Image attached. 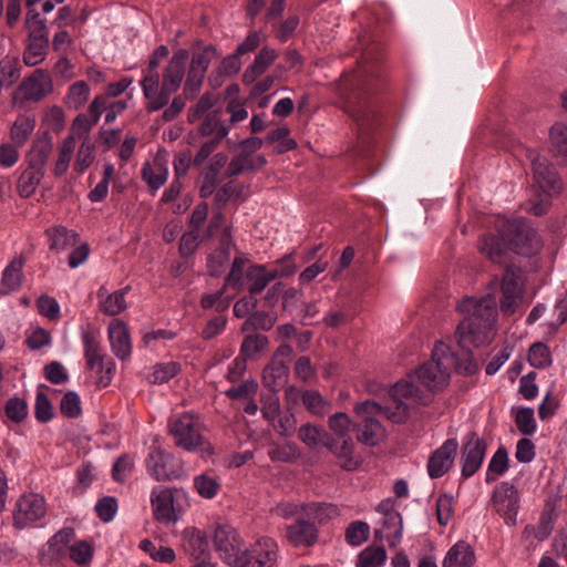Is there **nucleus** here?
<instances>
[{"label":"nucleus","mask_w":567,"mask_h":567,"mask_svg":"<svg viewBox=\"0 0 567 567\" xmlns=\"http://www.w3.org/2000/svg\"><path fill=\"white\" fill-rule=\"evenodd\" d=\"M390 393L395 405L394 408L383 406L382 414L393 423H404L409 417L410 405L404 400H411L419 404L426 403V399L421 395L420 389L409 380L396 382Z\"/></svg>","instance_id":"10"},{"label":"nucleus","mask_w":567,"mask_h":567,"mask_svg":"<svg viewBox=\"0 0 567 567\" xmlns=\"http://www.w3.org/2000/svg\"><path fill=\"white\" fill-rule=\"evenodd\" d=\"M497 231L509 251L517 255L530 257L542 248L539 235L526 219H502L497 224Z\"/></svg>","instance_id":"5"},{"label":"nucleus","mask_w":567,"mask_h":567,"mask_svg":"<svg viewBox=\"0 0 567 567\" xmlns=\"http://www.w3.org/2000/svg\"><path fill=\"white\" fill-rule=\"evenodd\" d=\"M341 443L339 444L337 439L333 436L327 442V449L341 461V467L347 471L357 470L361 461L359 458L353 457V449L354 443L351 437L340 439Z\"/></svg>","instance_id":"26"},{"label":"nucleus","mask_w":567,"mask_h":567,"mask_svg":"<svg viewBox=\"0 0 567 567\" xmlns=\"http://www.w3.org/2000/svg\"><path fill=\"white\" fill-rule=\"evenodd\" d=\"M298 437L309 447H326L331 435L322 426L307 423L299 429Z\"/></svg>","instance_id":"43"},{"label":"nucleus","mask_w":567,"mask_h":567,"mask_svg":"<svg viewBox=\"0 0 567 567\" xmlns=\"http://www.w3.org/2000/svg\"><path fill=\"white\" fill-rule=\"evenodd\" d=\"M278 277V270H268L264 265H252L245 271L241 287L245 286L250 296L255 297Z\"/></svg>","instance_id":"21"},{"label":"nucleus","mask_w":567,"mask_h":567,"mask_svg":"<svg viewBox=\"0 0 567 567\" xmlns=\"http://www.w3.org/2000/svg\"><path fill=\"white\" fill-rule=\"evenodd\" d=\"M289 134L290 130L288 127H279L267 134L266 142L277 143L276 152L282 154L297 147V142L290 138Z\"/></svg>","instance_id":"50"},{"label":"nucleus","mask_w":567,"mask_h":567,"mask_svg":"<svg viewBox=\"0 0 567 567\" xmlns=\"http://www.w3.org/2000/svg\"><path fill=\"white\" fill-rule=\"evenodd\" d=\"M478 250L482 255L488 258L492 262L502 265L506 269L507 266H513L509 262V249L503 237L487 234L478 240Z\"/></svg>","instance_id":"20"},{"label":"nucleus","mask_w":567,"mask_h":567,"mask_svg":"<svg viewBox=\"0 0 567 567\" xmlns=\"http://www.w3.org/2000/svg\"><path fill=\"white\" fill-rule=\"evenodd\" d=\"M492 502L496 512L504 518L506 525L515 526L519 508L517 488L508 482L501 483L493 492Z\"/></svg>","instance_id":"14"},{"label":"nucleus","mask_w":567,"mask_h":567,"mask_svg":"<svg viewBox=\"0 0 567 567\" xmlns=\"http://www.w3.org/2000/svg\"><path fill=\"white\" fill-rule=\"evenodd\" d=\"M198 132L202 136L213 135V138H218L221 142L228 135L229 126L220 121L218 111H213L205 116Z\"/></svg>","instance_id":"41"},{"label":"nucleus","mask_w":567,"mask_h":567,"mask_svg":"<svg viewBox=\"0 0 567 567\" xmlns=\"http://www.w3.org/2000/svg\"><path fill=\"white\" fill-rule=\"evenodd\" d=\"M278 52L275 49L265 47L255 56L251 65L245 71L243 82L245 84H252L270 64L277 59Z\"/></svg>","instance_id":"31"},{"label":"nucleus","mask_w":567,"mask_h":567,"mask_svg":"<svg viewBox=\"0 0 567 567\" xmlns=\"http://www.w3.org/2000/svg\"><path fill=\"white\" fill-rule=\"evenodd\" d=\"M141 176L150 189L156 192L166 183L168 169L159 159H155L153 164L145 162L141 169Z\"/></svg>","instance_id":"36"},{"label":"nucleus","mask_w":567,"mask_h":567,"mask_svg":"<svg viewBox=\"0 0 567 567\" xmlns=\"http://www.w3.org/2000/svg\"><path fill=\"white\" fill-rule=\"evenodd\" d=\"M168 433L177 447L187 452H198L203 458L215 454L214 446L203 435L204 423L194 412H184L169 419Z\"/></svg>","instance_id":"3"},{"label":"nucleus","mask_w":567,"mask_h":567,"mask_svg":"<svg viewBox=\"0 0 567 567\" xmlns=\"http://www.w3.org/2000/svg\"><path fill=\"white\" fill-rule=\"evenodd\" d=\"M60 411L66 417H78L82 413L79 394L74 391L66 392L61 399Z\"/></svg>","instance_id":"62"},{"label":"nucleus","mask_w":567,"mask_h":567,"mask_svg":"<svg viewBox=\"0 0 567 567\" xmlns=\"http://www.w3.org/2000/svg\"><path fill=\"white\" fill-rule=\"evenodd\" d=\"M52 150V136L49 132H43L32 142L31 150L27 155L28 164L44 169Z\"/></svg>","instance_id":"28"},{"label":"nucleus","mask_w":567,"mask_h":567,"mask_svg":"<svg viewBox=\"0 0 567 567\" xmlns=\"http://www.w3.org/2000/svg\"><path fill=\"white\" fill-rule=\"evenodd\" d=\"M318 530L305 515L287 527V539L295 546H311L317 542Z\"/></svg>","instance_id":"25"},{"label":"nucleus","mask_w":567,"mask_h":567,"mask_svg":"<svg viewBox=\"0 0 567 567\" xmlns=\"http://www.w3.org/2000/svg\"><path fill=\"white\" fill-rule=\"evenodd\" d=\"M74 148H75L74 136L68 135L63 140L62 144L59 146V156H58V159L54 163V167H53V174L55 176L60 177L66 173L70 162H71V158H72V154L74 152Z\"/></svg>","instance_id":"46"},{"label":"nucleus","mask_w":567,"mask_h":567,"mask_svg":"<svg viewBox=\"0 0 567 567\" xmlns=\"http://www.w3.org/2000/svg\"><path fill=\"white\" fill-rule=\"evenodd\" d=\"M457 449V441L449 439L430 455L427 473L431 478H439L452 468Z\"/></svg>","instance_id":"17"},{"label":"nucleus","mask_w":567,"mask_h":567,"mask_svg":"<svg viewBox=\"0 0 567 567\" xmlns=\"http://www.w3.org/2000/svg\"><path fill=\"white\" fill-rule=\"evenodd\" d=\"M361 78L359 74H347L342 78L340 84V94L344 99V110L361 126L368 125L373 116V111L359 89Z\"/></svg>","instance_id":"8"},{"label":"nucleus","mask_w":567,"mask_h":567,"mask_svg":"<svg viewBox=\"0 0 567 567\" xmlns=\"http://www.w3.org/2000/svg\"><path fill=\"white\" fill-rule=\"evenodd\" d=\"M47 514L45 498L37 493H28L21 495L13 511V526L17 529H24L38 520L42 519Z\"/></svg>","instance_id":"13"},{"label":"nucleus","mask_w":567,"mask_h":567,"mask_svg":"<svg viewBox=\"0 0 567 567\" xmlns=\"http://www.w3.org/2000/svg\"><path fill=\"white\" fill-rule=\"evenodd\" d=\"M43 177L44 169L28 164L18 179L17 189L19 195L22 198H29L35 193Z\"/></svg>","instance_id":"38"},{"label":"nucleus","mask_w":567,"mask_h":567,"mask_svg":"<svg viewBox=\"0 0 567 567\" xmlns=\"http://www.w3.org/2000/svg\"><path fill=\"white\" fill-rule=\"evenodd\" d=\"M277 544L271 538H261L250 548H245L238 567H271L277 560Z\"/></svg>","instance_id":"15"},{"label":"nucleus","mask_w":567,"mask_h":567,"mask_svg":"<svg viewBox=\"0 0 567 567\" xmlns=\"http://www.w3.org/2000/svg\"><path fill=\"white\" fill-rule=\"evenodd\" d=\"M188 59L189 52L187 49H178L174 52L163 70L161 90L156 94L157 101L146 105L148 112L158 111L168 104L171 95L179 89L183 82Z\"/></svg>","instance_id":"6"},{"label":"nucleus","mask_w":567,"mask_h":567,"mask_svg":"<svg viewBox=\"0 0 567 567\" xmlns=\"http://www.w3.org/2000/svg\"><path fill=\"white\" fill-rule=\"evenodd\" d=\"M276 322V318L265 311H255L243 323L241 331L250 332L255 330H270Z\"/></svg>","instance_id":"53"},{"label":"nucleus","mask_w":567,"mask_h":567,"mask_svg":"<svg viewBox=\"0 0 567 567\" xmlns=\"http://www.w3.org/2000/svg\"><path fill=\"white\" fill-rule=\"evenodd\" d=\"M185 550L200 561L209 555V543L206 534L195 527H188L183 532Z\"/></svg>","instance_id":"27"},{"label":"nucleus","mask_w":567,"mask_h":567,"mask_svg":"<svg viewBox=\"0 0 567 567\" xmlns=\"http://www.w3.org/2000/svg\"><path fill=\"white\" fill-rule=\"evenodd\" d=\"M554 529V515L551 512H544L536 526L527 525L524 528V537L534 536L538 540H545Z\"/></svg>","instance_id":"47"},{"label":"nucleus","mask_w":567,"mask_h":567,"mask_svg":"<svg viewBox=\"0 0 567 567\" xmlns=\"http://www.w3.org/2000/svg\"><path fill=\"white\" fill-rule=\"evenodd\" d=\"M194 486L197 493L204 498H213L220 488L218 477L204 473L194 478Z\"/></svg>","instance_id":"51"},{"label":"nucleus","mask_w":567,"mask_h":567,"mask_svg":"<svg viewBox=\"0 0 567 567\" xmlns=\"http://www.w3.org/2000/svg\"><path fill=\"white\" fill-rule=\"evenodd\" d=\"M53 92V82L48 70L37 69L23 79L13 94V103L40 102Z\"/></svg>","instance_id":"12"},{"label":"nucleus","mask_w":567,"mask_h":567,"mask_svg":"<svg viewBox=\"0 0 567 567\" xmlns=\"http://www.w3.org/2000/svg\"><path fill=\"white\" fill-rule=\"evenodd\" d=\"M174 492L171 488L154 491L152 494V507L156 520L169 524L177 520L174 507Z\"/></svg>","instance_id":"22"},{"label":"nucleus","mask_w":567,"mask_h":567,"mask_svg":"<svg viewBox=\"0 0 567 567\" xmlns=\"http://www.w3.org/2000/svg\"><path fill=\"white\" fill-rule=\"evenodd\" d=\"M288 373V364L281 359L272 358L264 369L262 383L271 392H277L287 382Z\"/></svg>","instance_id":"29"},{"label":"nucleus","mask_w":567,"mask_h":567,"mask_svg":"<svg viewBox=\"0 0 567 567\" xmlns=\"http://www.w3.org/2000/svg\"><path fill=\"white\" fill-rule=\"evenodd\" d=\"M475 561L473 548L465 542H457L447 551L443 567H471Z\"/></svg>","instance_id":"33"},{"label":"nucleus","mask_w":567,"mask_h":567,"mask_svg":"<svg viewBox=\"0 0 567 567\" xmlns=\"http://www.w3.org/2000/svg\"><path fill=\"white\" fill-rule=\"evenodd\" d=\"M23 265L24 259L22 257H16L4 268L0 281L1 295H9L20 289L23 279Z\"/></svg>","instance_id":"30"},{"label":"nucleus","mask_w":567,"mask_h":567,"mask_svg":"<svg viewBox=\"0 0 567 567\" xmlns=\"http://www.w3.org/2000/svg\"><path fill=\"white\" fill-rule=\"evenodd\" d=\"M155 61H148L146 69L143 71L144 75L141 81L144 96L148 103L157 101L158 91L161 90L159 73L157 71Z\"/></svg>","instance_id":"42"},{"label":"nucleus","mask_w":567,"mask_h":567,"mask_svg":"<svg viewBox=\"0 0 567 567\" xmlns=\"http://www.w3.org/2000/svg\"><path fill=\"white\" fill-rule=\"evenodd\" d=\"M550 142L554 151L567 158V125L556 123L550 128Z\"/></svg>","instance_id":"60"},{"label":"nucleus","mask_w":567,"mask_h":567,"mask_svg":"<svg viewBox=\"0 0 567 567\" xmlns=\"http://www.w3.org/2000/svg\"><path fill=\"white\" fill-rule=\"evenodd\" d=\"M386 559V551L383 547L367 548L359 555V567H379Z\"/></svg>","instance_id":"63"},{"label":"nucleus","mask_w":567,"mask_h":567,"mask_svg":"<svg viewBox=\"0 0 567 567\" xmlns=\"http://www.w3.org/2000/svg\"><path fill=\"white\" fill-rule=\"evenodd\" d=\"M45 234L50 241L49 249L55 252L64 251L79 241L78 233L61 225L47 229Z\"/></svg>","instance_id":"32"},{"label":"nucleus","mask_w":567,"mask_h":567,"mask_svg":"<svg viewBox=\"0 0 567 567\" xmlns=\"http://www.w3.org/2000/svg\"><path fill=\"white\" fill-rule=\"evenodd\" d=\"M526 156L532 163L534 177L539 187L545 192L558 189L559 184L557 173L548 159L540 156L536 151L532 148L526 150Z\"/></svg>","instance_id":"19"},{"label":"nucleus","mask_w":567,"mask_h":567,"mask_svg":"<svg viewBox=\"0 0 567 567\" xmlns=\"http://www.w3.org/2000/svg\"><path fill=\"white\" fill-rule=\"evenodd\" d=\"M383 529H377L374 532L375 538H383L388 540L391 548L396 547L402 540L403 522L400 513H390L389 516H384L382 520Z\"/></svg>","instance_id":"34"},{"label":"nucleus","mask_w":567,"mask_h":567,"mask_svg":"<svg viewBox=\"0 0 567 567\" xmlns=\"http://www.w3.org/2000/svg\"><path fill=\"white\" fill-rule=\"evenodd\" d=\"M457 308L466 315L456 329V339L462 351L471 352V347L489 344L497 322L496 298L492 295L480 299L465 298Z\"/></svg>","instance_id":"1"},{"label":"nucleus","mask_w":567,"mask_h":567,"mask_svg":"<svg viewBox=\"0 0 567 567\" xmlns=\"http://www.w3.org/2000/svg\"><path fill=\"white\" fill-rule=\"evenodd\" d=\"M385 436V430L377 419L363 421V426L358 434V441L367 445H377Z\"/></svg>","instance_id":"45"},{"label":"nucleus","mask_w":567,"mask_h":567,"mask_svg":"<svg viewBox=\"0 0 567 567\" xmlns=\"http://www.w3.org/2000/svg\"><path fill=\"white\" fill-rule=\"evenodd\" d=\"M269 344V340L264 334H248L245 337L241 347L240 353L246 357H252L254 354L264 351Z\"/></svg>","instance_id":"55"},{"label":"nucleus","mask_w":567,"mask_h":567,"mask_svg":"<svg viewBox=\"0 0 567 567\" xmlns=\"http://www.w3.org/2000/svg\"><path fill=\"white\" fill-rule=\"evenodd\" d=\"M486 453V443L476 432L466 434L462 446V475L471 477L481 467Z\"/></svg>","instance_id":"16"},{"label":"nucleus","mask_w":567,"mask_h":567,"mask_svg":"<svg viewBox=\"0 0 567 567\" xmlns=\"http://www.w3.org/2000/svg\"><path fill=\"white\" fill-rule=\"evenodd\" d=\"M305 517L316 524H324L328 520L339 516V509L332 504H305L303 506Z\"/></svg>","instance_id":"40"},{"label":"nucleus","mask_w":567,"mask_h":567,"mask_svg":"<svg viewBox=\"0 0 567 567\" xmlns=\"http://www.w3.org/2000/svg\"><path fill=\"white\" fill-rule=\"evenodd\" d=\"M231 248H235V244L230 228L225 227L219 237V247L207 259L208 271L212 276H219L221 274L223 268L229 261Z\"/></svg>","instance_id":"24"},{"label":"nucleus","mask_w":567,"mask_h":567,"mask_svg":"<svg viewBox=\"0 0 567 567\" xmlns=\"http://www.w3.org/2000/svg\"><path fill=\"white\" fill-rule=\"evenodd\" d=\"M302 403L307 410L317 416H323L330 412L332 404L326 400L318 391L307 390L301 395Z\"/></svg>","instance_id":"44"},{"label":"nucleus","mask_w":567,"mask_h":567,"mask_svg":"<svg viewBox=\"0 0 567 567\" xmlns=\"http://www.w3.org/2000/svg\"><path fill=\"white\" fill-rule=\"evenodd\" d=\"M525 279L520 267L507 266L501 280L499 309L511 317L524 306Z\"/></svg>","instance_id":"7"},{"label":"nucleus","mask_w":567,"mask_h":567,"mask_svg":"<svg viewBox=\"0 0 567 567\" xmlns=\"http://www.w3.org/2000/svg\"><path fill=\"white\" fill-rule=\"evenodd\" d=\"M453 369L461 373L473 374L477 365L471 352H463V358L458 359L451 352L447 344L439 341L432 351L431 360L423 363L415 371V375L427 390L439 391L447 385Z\"/></svg>","instance_id":"2"},{"label":"nucleus","mask_w":567,"mask_h":567,"mask_svg":"<svg viewBox=\"0 0 567 567\" xmlns=\"http://www.w3.org/2000/svg\"><path fill=\"white\" fill-rule=\"evenodd\" d=\"M215 550L229 566L238 567L245 549L244 539L229 524L217 525L213 535Z\"/></svg>","instance_id":"11"},{"label":"nucleus","mask_w":567,"mask_h":567,"mask_svg":"<svg viewBox=\"0 0 567 567\" xmlns=\"http://www.w3.org/2000/svg\"><path fill=\"white\" fill-rule=\"evenodd\" d=\"M268 456L272 462L292 463L299 458L300 453L293 443L282 445L272 443L268 450Z\"/></svg>","instance_id":"48"},{"label":"nucleus","mask_w":567,"mask_h":567,"mask_svg":"<svg viewBox=\"0 0 567 567\" xmlns=\"http://www.w3.org/2000/svg\"><path fill=\"white\" fill-rule=\"evenodd\" d=\"M49 47V35H29L23 52V62L28 66H35L44 61Z\"/></svg>","instance_id":"35"},{"label":"nucleus","mask_w":567,"mask_h":567,"mask_svg":"<svg viewBox=\"0 0 567 567\" xmlns=\"http://www.w3.org/2000/svg\"><path fill=\"white\" fill-rule=\"evenodd\" d=\"M255 171V161H252L251 156H247L246 153H239L235 157L231 158L227 168L226 176L233 177L245 172H254Z\"/></svg>","instance_id":"58"},{"label":"nucleus","mask_w":567,"mask_h":567,"mask_svg":"<svg viewBox=\"0 0 567 567\" xmlns=\"http://www.w3.org/2000/svg\"><path fill=\"white\" fill-rule=\"evenodd\" d=\"M95 158V145L91 140L82 141L78 151L74 169L82 173L84 172Z\"/></svg>","instance_id":"57"},{"label":"nucleus","mask_w":567,"mask_h":567,"mask_svg":"<svg viewBox=\"0 0 567 567\" xmlns=\"http://www.w3.org/2000/svg\"><path fill=\"white\" fill-rule=\"evenodd\" d=\"M6 415L13 422L20 423L28 415V405L23 399L11 398L6 404Z\"/></svg>","instance_id":"64"},{"label":"nucleus","mask_w":567,"mask_h":567,"mask_svg":"<svg viewBox=\"0 0 567 567\" xmlns=\"http://www.w3.org/2000/svg\"><path fill=\"white\" fill-rule=\"evenodd\" d=\"M528 362L537 369H545L551 365V353L543 342H535L530 346L528 351Z\"/></svg>","instance_id":"52"},{"label":"nucleus","mask_w":567,"mask_h":567,"mask_svg":"<svg viewBox=\"0 0 567 567\" xmlns=\"http://www.w3.org/2000/svg\"><path fill=\"white\" fill-rule=\"evenodd\" d=\"M370 526L362 520L352 522L346 529V539L352 546H360L368 540Z\"/></svg>","instance_id":"54"},{"label":"nucleus","mask_w":567,"mask_h":567,"mask_svg":"<svg viewBox=\"0 0 567 567\" xmlns=\"http://www.w3.org/2000/svg\"><path fill=\"white\" fill-rule=\"evenodd\" d=\"M21 74V64L17 56H4L0 60V79L6 86L14 84Z\"/></svg>","instance_id":"49"},{"label":"nucleus","mask_w":567,"mask_h":567,"mask_svg":"<svg viewBox=\"0 0 567 567\" xmlns=\"http://www.w3.org/2000/svg\"><path fill=\"white\" fill-rule=\"evenodd\" d=\"M216 55L217 50L214 45H207L200 52L192 55L183 93L175 96L162 114V118L165 122L176 118L184 110L186 101L194 99L198 94L212 60Z\"/></svg>","instance_id":"4"},{"label":"nucleus","mask_w":567,"mask_h":567,"mask_svg":"<svg viewBox=\"0 0 567 567\" xmlns=\"http://www.w3.org/2000/svg\"><path fill=\"white\" fill-rule=\"evenodd\" d=\"M147 468L156 481H167L177 476L178 470L173 454L159 447H152L147 458Z\"/></svg>","instance_id":"18"},{"label":"nucleus","mask_w":567,"mask_h":567,"mask_svg":"<svg viewBox=\"0 0 567 567\" xmlns=\"http://www.w3.org/2000/svg\"><path fill=\"white\" fill-rule=\"evenodd\" d=\"M127 288L116 290L113 293L106 295L104 287H101L97 291L100 299V310L107 316H115L126 309L127 303L125 301V293Z\"/></svg>","instance_id":"37"},{"label":"nucleus","mask_w":567,"mask_h":567,"mask_svg":"<svg viewBox=\"0 0 567 567\" xmlns=\"http://www.w3.org/2000/svg\"><path fill=\"white\" fill-rule=\"evenodd\" d=\"M515 423L518 431L524 435H532L536 431V421L532 408H520L515 415Z\"/></svg>","instance_id":"61"},{"label":"nucleus","mask_w":567,"mask_h":567,"mask_svg":"<svg viewBox=\"0 0 567 567\" xmlns=\"http://www.w3.org/2000/svg\"><path fill=\"white\" fill-rule=\"evenodd\" d=\"M81 337L84 344V357L87 369L96 371V373L100 374L97 379V384L100 386H107L112 381L115 363L112 359L106 358L101 353V346L95 333L87 329H83Z\"/></svg>","instance_id":"9"},{"label":"nucleus","mask_w":567,"mask_h":567,"mask_svg":"<svg viewBox=\"0 0 567 567\" xmlns=\"http://www.w3.org/2000/svg\"><path fill=\"white\" fill-rule=\"evenodd\" d=\"M351 420L344 412H337L328 420V426L337 439L351 437Z\"/></svg>","instance_id":"56"},{"label":"nucleus","mask_w":567,"mask_h":567,"mask_svg":"<svg viewBox=\"0 0 567 567\" xmlns=\"http://www.w3.org/2000/svg\"><path fill=\"white\" fill-rule=\"evenodd\" d=\"M179 372V365L175 362H167L154 367L153 372L147 377L151 383L162 384L168 382Z\"/></svg>","instance_id":"59"},{"label":"nucleus","mask_w":567,"mask_h":567,"mask_svg":"<svg viewBox=\"0 0 567 567\" xmlns=\"http://www.w3.org/2000/svg\"><path fill=\"white\" fill-rule=\"evenodd\" d=\"M109 339L113 353L121 360L131 357L132 343L127 326L122 320H113L109 326Z\"/></svg>","instance_id":"23"},{"label":"nucleus","mask_w":567,"mask_h":567,"mask_svg":"<svg viewBox=\"0 0 567 567\" xmlns=\"http://www.w3.org/2000/svg\"><path fill=\"white\" fill-rule=\"evenodd\" d=\"M37 124L35 116L19 115L10 127V138L17 146H23L31 136Z\"/></svg>","instance_id":"39"}]
</instances>
